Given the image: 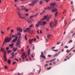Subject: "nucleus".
Instances as JSON below:
<instances>
[{
    "mask_svg": "<svg viewBox=\"0 0 75 75\" xmlns=\"http://www.w3.org/2000/svg\"><path fill=\"white\" fill-rule=\"evenodd\" d=\"M47 17H48V16H44V18L41 19L40 21H38V24H37L35 25V27H38V26L39 25H42V24H43V25H45L46 24V21H43V22H42V21L45 20L46 18H47Z\"/></svg>",
    "mask_w": 75,
    "mask_h": 75,
    "instance_id": "nucleus-1",
    "label": "nucleus"
},
{
    "mask_svg": "<svg viewBox=\"0 0 75 75\" xmlns=\"http://www.w3.org/2000/svg\"><path fill=\"white\" fill-rule=\"evenodd\" d=\"M5 48H2V47H1V51H3V52L4 53V60L5 61H7V58H6V51L4 50Z\"/></svg>",
    "mask_w": 75,
    "mask_h": 75,
    "instance_id": "nucleus-2",
    "label": "nucleus"
},
{
    "mask_svg": "<svg viewBox=\"0 0 75 75\" xmlns=\"http://www.w3.org/2000/svg\"><path fill=\"white\" fill-rule=\"evenodd\" d=\"M17 13L18 14V15L19 16V18H21L22 19H25V20H26L27 21H28V23H30V22L28 20H27L26 18H24V17H23L21 16H23L22 13H19L18 12H17Z\"/></svg>",
    "mask_w": 75,
    "mask_h": 75,
    "instance_id": "nucleus-3",
    "label": "nucleus"
},
{
    "mask_svg": "<svg viewBox=\"0 0 75 75\" xmlns=\"http://www.w3.org/2000/svg\"><path fill=\"white\" fill-rule=\"evenodd\" d=\"M57 22V20L56 21L55 20V21L54 22V24L53 25H52V22H51L50 23V26L51 27V28H55L56 27Z\"/></svg>",
    "mask_w": 75,
    "mask_h": 75,
    "instance_id": "nucleus-4",
    "label": "nucleus"
},
{
    "mask_svg": "<svg viewBox=\"0 0 75 75\" xmlns=\"http://www.w3.org/2000/svg\"><path fill=\"white\" fill-rule=\"evenodd\" d=\"M40 0H33L32 2V3H30L29 4V5L30 6H34V4H36L38 2V1H39Z\"/></svg>",
    "mask_w": 75,
    "mask_h": 75,
    "instance_id": "nucleus-5",
    "label": "nucleus"
},
{
    "mask_svg": "<svg viewBox=\"0 0 75 75\" xmlns=\"http://www.w3.org/2000/svg\"><path fill=\"white\" fill-rule=\"evenodd\" d=\"M12 39L11 37V36H10L9 38V37H6L5 38L4 40L5 42H9L11 41V40Z\"/></svg>",
    "mask_w": 75,
    "mask_h": 75,
    "instance_id": "nucleus-6",
    "label": "nucleus"
},
{
    "mask_svg": "<svg viewBox=\"0 0 75 75\" xmlns=\"http://www.w3.org/2000/svg\"><path fill=\"white\" fill-rule=\"evenodd\" d=\"M55 3H51L50 4L51 6L50 7H48L47 8L48 9H49V10H50V9H52V8H54V6L55 5Z\"/></svg>",
    "mask_w": 75,
    "mask_h": 75,
    "instance_id": "nucleus-7",
    "label": "nucleus"
},
{
    "mask_svg": "<svg viewBox=\"0 0 75 75\" xmlns=\"http://www.w3.org/2000/svg\"><path fill=\"white\" fill-rule=\"evenodd\" d=\"M21 42V41L20 40H19V38H18V39L16 42V46L18 47L19 46V45Z\"/></svg>",
    "mask_w": 75,
    "mask_h": 75,
    "instance_id": "nucleus-8",
    "label": "nucleus"
},
{
    "mask_svg": "<svg viewBox=\"0 0 75 75\" xmlns=\"http://www.w3.org/2000/svg\"><path fill=\"white\" fill-rule=\"evenodd\" d=\"M38 14L39 13H37V14H35V15H33V16H30V19L32 20V21H33V19L32 18L34 17H36L38 15Z\"/></svg>",
    "mask_w": 75,
    "mask_h": 75,
    "instance_id": "nucleus-9",
    "label": "nucleus"
},
{
    "mask_svg": "<svg viewBox=\"0 0 75 75\" xmlns=\"http://www.w3.org/2000/svg\"><path fill=\"white\" fill-rule=\"evenodd\" d=\"M35 41L36 40V39L35 38H33V39H32L31 40V39H29V42L30 44H32V42L33 41Z\"/></svg>",
    "mask_w": 75,
    "mask_h": 75,
    "instance_id": "nucleus-10",
    "label": "nucleus"
},
{
    "mask_svg": "<svg viewBox=\"0 0 75 75\" xmlns=\"http://www.w3.org/2000/svg\"><path fill=\"white\" fill-rule=\"evenodd\" d=\"M21 33L18 32L17 34V35H18V36H19L18 39H19V40H20V39L22 38L21 37Z\"/></svg>",
    "mask_w": 75,
    "mask_h": 75,
    "instance_id": "nucleus-11",
    "label": "nucleus"
},
{
    "mask_svg": "<svg viewBox=\"0 0 75 75\" xmlns=\"http://www.w3.org/2000/svg\"><path fill=\"white\" fill-rule=\"evenodd\" d=\"M41 54L40 55V57L41 58H44V59H45L46 58V57L45 56H44V54H43V52H41Z\"/></svg>",
    "mask_w": 75,
    "mask_h": 75,
    "instance_id": "nucleus-12",
    "label": "nucleus"
},
{
    "mask_svg": "<svg viewBox=\"0 0 75 75\" xmlns=\"http://www.w3.org/2000/svg\"><path fill=\"white\" fill-rule=\"evenodd\" d=\"M23 58V59H24V57H25V58H26V57H27V56L26 55H25V53L23 52V54L22 55V56Z\"/></svg>",
    "mask_w": 75,
    "mask_h": 75,
    "instance_id": "nucleus-13",
    "label": "nucleus"
},
{
    "mask_svg": "<svg viewBox=\"0 0 75 75\" xmlns=\"http://www.w3.org/2000/svg\"><path fill=\"white\" fill-rule=\"evenodd\" d=\"M30 31V28H26V30H24L23 32L25 33L26 32H29Z\"/></svg>",
    "mask_w": 75,
    "mask_h": 75,
    "instance_id": "nucleus-14",
    "label": "nucleus"
},
{
    "mask_svg": "<svg viewBox=\"0 0 75 75\" xmlns=\"http://www.w3.org/2000/svg\"><path fill=\"white\" fill-rule=\"evenodd\" d=\"M15 6L16 7V9H17V10H18L19 11H21L20 8H19V7H17L16 4L15 5Z\"/></svg>",
    "mask_w": 75,
    "mask_h": 75,
    "instance_id": "nucleus-15",
    "label": "nucleus"
},
{
    "mask_svg": "<svg viewBox=\"0 0 75 75\" xmlns=\"http://www.w3.org/2000/svg\"><path fill=\"white\" fill-rule=\"evenodd\" d=\"M18 38V37H16L15 38H14L13 40L12 41V42H15V41H16V40H17V38Z\"/></svg>",
    "mask_w": 75,
    "mask_h": 75,
    "instance_id": "nucleus-16",
    "label": "nucleus"
},
{
    "mask_svg": "<svg viewBox=\"0 0 75 75\" xmlns=\"http://www.w3.org/2000/svg\"><path fill=\"white\" fill-rule=\"evenodd\" d=\"M57 8H53L52 10V12H55L56 11H57Z\"/></svg>",
    "mask_w": 75,
    "mask_h": 75,
    "instance_id": "nucleus-17",
    "label": "nucleus"
},
{
    "mask_svg": "<svg viewBox=\"0 0 75 75\" xmlns=\"http://www.w3.org/2000/svg\"><path fill=\"white\" fill-rule=\"evenodd\" d=\"M17 31H21V32H22L23 30L21 28H17Z\"/></svg>",
    "mask_w": 75,
    "mask_h": 75,
    "instance_id": "nucleus-18",
    "label": "nucleus"
},
{
    "mask_svg": "<svg viewBox=\"0 0 75 75\" xmlns=\"http://www.w3.org/2000/svg\"><path fill=\"white\" fill-rule=\"evenodd\" d=\"M28 55H30V50H28Z\"/></svg>",
    "mask_w": 75,
    "mask_h": 75,
    "instance_id": "nucleus-19",
    "label": "nucleus"
},
{
    "mask_svg": "<svg viewBox=\"0 0 75 75\" xmlns=\"http://www.w3.org/2000/svg\"><path fill=\"white\" fill-rule=\"evenodd\" d=\"M14 44L13 43L11 44H10L9 45V46L11 47V48H12L13 47V45H14Z\"/></svg>",
    "mask_w": 75,
    "mask_h": 75,
    "instance_id": "nucleus-20",
    "label": "nucleus"
},
{
    "mask_svg": "<svg viewBox=\"0 0 75 75\" xmlns=\"http://www.w3.org/2000/svg\"><path fill=\"white\" fill-rule=\"evenodd\" d=\"M50 36H51V35H50V34H49V33H48V34H47V37L48 38H49Z\"/></svg>",
    "mask_w": 75,
    "mask_h": 75,
    "instance_id": "nucleus-21",
    "label": "nucleus"
},
{
    "mask_svg": "<svg viewBox=\"0 0 75 75\" xmlns=\"http://www.w3.org/2000/svg\"><path fill=\"white\" fill-rule=\"evenodd\" d=\"M58 11H57L55 14V17H56L57 16V14H58Z\"/></svg>",
    "mask_w": 75,
    "mask_h": 75,
    "instance_id": "nucleus-22",
    "label": "nucleus"
},
{
    "mask_svg": "<svg viewBox=\"0 0 75 75\" xmlns=\"http://www.w3.org/2000/svg\"><path fill=\"white\" fill-rule=\"evenodd\" d=\"M11 62V60L10 59H8V63L9 64H10Z\"/></svg>",
    "mask_w": 75,
    "mask_h": 75,
    "instance_id": "nucleus-23",
    "label": "nucleus"
},
{
    "mask_svg": "<svg viewBox=\"0 0 75 75\" xmlns=\"http://www.w3.org/2000/svg\"><path fill=\"white\" fill-rule=\"evenodd\" d=\"M14 52H12V58H13V57H14L15 55L14 54Z\"/></svg>",
    "mask_w": 75,
    "mask_h": 75,
    "instance_id": "nucleus-24",
    "label": "nucleus"
},
{
    "mask_svg": "<svg viewBox=\"0 0 75 75\" xmlns=\"http://www.w3.org/2000/svg\"><path fill=\"white\" fill-rule=\"evenodd\" d=\"M50 17H51L50 16H49L48 18H47V21H49V18H50Z\"/></svg>",
    "mask_w": 75,
    "mask_h": 75,
    "instance_id": "nucleus-25",
    "label": "nucleus"
},
{
    "mask_svg": "<svg viewBox=\"0 0 75 75\" xmlns=\"http://www.w3.org/2000/svg\"><path fill=\"white\" fill-rule=\"evenodd\" d=\"M27 34H26L25 36V40H27Z\"/></svg>",
    "mask_w": 75,
    "mask_h": 75,
    "instance_id": "nucleus-26",
    "label": "nucleus"
},
{
    "mask_svg": "<svg viewBox=\"0 0 75 75\" xmlns=\"http://www.w3.org/2000/svg\"><path fill=\"white\" fill-rule=\"evenodd\" d=\"M17 48H13V51H16L17 50Z\"/></svg>",
    "mask_w": 75,
    "mask_h": 75,
    "instance_id": "nucleus-27",
    "label": "nucleus"
},
{
    "mask_svg": "<svg viewBox=\"0 0 75 75\" xmlns=\"http://www.w3.org/2000/svg\"><path fill=\"white\" fill-rule=\"evenodd\" d=\"M40 4H42L43 3V1L42 0H41L39 2Z\"/></svg>",
    "mask_w": 75,
    "mask_h": 75,
    "instance_id": "nucleus-28",
    "label": "nucleus"
},
{
    "mask_svg": "<svg viewBox=\"0 0 75 75\" xmlns=\"http://www.w3.org/2000/svg\"><path fill=\"white\" fill-rule=\"evenodd\" d=\"M33 26V24H31V25H30V26H29V27H30V28H32Z\"/></svg>",
    "mask_w": 75,
    "mask_h": 75,
    "instance_id": "nucleus-29",
    "label": "nucleus"
},
{
    "mask_svg": "<svg viewBox=\"0 0 75 75\" xmlns=\"http://www.w3.org/2000/svg\"><path fill=\"white\" fill-rule=\"evenodd\" d=\"M72 42V40H70L69 42H68V43H71V42Z\"/></svg>",
    "mask_w": 75,
    "mask_h": 75,
    "instance_id": "nucleus-30",
    "label": "nucleus"
},
{
    "mask_svg": "<svg viewBox=\"0 0 75 75\" xmlns=\"http://www.w3.org/2000/svg\"><path fill=\"white\" fill-rule=\"evenodd\" d=\"M12 52V51H11L10 50H8V53L9 54L10 52Z\"/></svg>",
    "mask_w": 75,
    "mask_h": 75,
    "instance_id": "nucleus-31",
    "label": "nucleus"
},
{
    "mask_svg": "<svg viewBox=\"0 0 75 75\" xmlns=\"http://www.w3.org/2000/svg\"><path fill=\"white\" fill-rule=\"evenodd\" d=\"M60 52H59L58 53H57L55 55V56H56L57 55H58V54H60Z\"/></svg>",
    "mask_w": 75,
    "mask_h": 75,
    "instance_id": "nucleus-32",
    "label": "nucleus"
},
{
    "mask_svg": "<svg viewBox=\"0 0 75 75\" xmlns=\"http://www.w3.org/2000/svg\"><path fill=\"white\" fill-rule=\"evenodd\" d=\"M1 33L2 34H4V32L2 30L1 31Z\"/></svg>",
    "mask_w": 75,
    "mask_h": 75,
    "instance_id": "nucleus-33",
    "label": "nucleus"
},
{
    "mask_svg": "<svg viewBox=\"0 0 75 75\" xmlns=\"http://www.w3.org/2000/svg\"><path fill=\"white\" fill-rule=\"evenodd\" d=\"M70 51V50H67L66 51L67 52H69Z\"/></svg>",
    "mask_w": 75,
    "mask_h": 75,
    "instance_id": "nucleus-34",
    "label": "nucleus"
},
{
    "mask_svg": "<svg viewBox=\"0 0 75 75\" xmlns=\"http://www.w3.org/2000/svg\"><path fill=\"white\" fill-rule=\"evenodd\" d=\"M22 10H24V9H25V8H24V6H22Z\"/></svg>",
    "mask_w": 75,
    "mask_h": 75,
    "instance_id": "nucleus-35",
    "label": "nucleus"
},
{
    "mask_svg": "<svg viewBox=\"0 0 75 75\" xmlns=\"http://www.w3.org/2000/svg\"><path fill=\"white\" fill-rule=\"evenodd\" d=\"M25 11L26 12H28V9H25Z\"/></svg>",
    "mask_w": 75,
    "mask_h": 75,
    "instance_id": "nucleus-36",
    "label": "nucleus"
},
{
    "mask_svg": "<svg viewBox=\"0 0 75 75\" xmlns=\"http://www.w3.org/2000/svg\"><path fill=\"white\" fill-rule=\"evenodd\" d=\"M48 57H51L52 55H51L48 54Z\"/></svg>",
    "mask_w": 75,
    "mask_h": 75,
    "instance_id": "nucleus-37",
    "label": "nucleus"
},
{
    "mask_svg": "<svg viewBox=\"0 0 75 75\" xmlns=\"http://www.w3.org/2000/svg\"><path fill=\"white\" fill-rule=\"evenodd\" d=\"M51 67H49V68H47V70H49V69H50L51 68Z\"/></svg>",
    "mask_w": 75,
    "mask_h": 75,
    "instance_id": "nucleus-38",
    "label": "nucleus"
},
{
    "mask_svg": "<svg viewBox=\"0 0 75 75\" xmlns=\"http://www.w3.org/2000/svg\"><path fill=\"white\" fill-rule=\"evenodd\" d=\"M45 1H46V2L47 3L48 2V1H50V0H45Z\"/></svg>",
    "mask_w": 75,
    "mask_h": 75,
    "instance_id": "nucleus-39",
    "label": "nucleus"
},
{
    "mask_svg": "<svg viewBox=\"0 0 75 75\" xmlns=\"http://www.w3.org/2000/svg\"><path fill=\"white\" fill-rule=\"evenodd\" d=\"M5 69H7V65H5Z\"/></svg>",
    "mask_w": 75,
    "mask_h": 75,
    "instance_id": "nucleus-40",
    "label": "nucleus"
},
{
    "mask_svg": "<svg viewBox=\"0 0 75 75\" xmlns=\"http://www.w3.org/2000/svg\"><path fill=\"white\" fill-rule=\"evenodd\" d=\"M64 48H69V47H68V46H65Z\"/></svg>",
    "mask_w": 75,
    "mask_h": 75,
    "instance_id": "nucleus-41",
    "label": "nucleus"
},
{
    "mask_svg": "<svg viewBox=\"0 0 75 75\" xmlns=\"http://www.w3.org/2000/svg\"><path fill=\"white\" fill-rule=\"evenodd\" d=\"M9 47H6V50H7V52H8V49H9Z\"/></svg>",
    "mask_w": 75,
    "mask_h": 75,
    "instance_id": "nucleus-42",
    "label": "nucleus"
},
{
    "mask_svg": "<svg viewBox=\"0 0 75 75\" xmlns=\"http://www.w3.org/2000/svg\"><path fill=\"white\" fill-rule=\"evenodd\" d=\"M52 50L54 51H58V50Z\"/></svg>",
    "mask_w": 75,
    "mask_h": 75,
    "instance_id": "nucleus-43",
    "label": "nucleus"
},
{
    "mask_svg": "<svg viewBox=\"0 0 75 75\" xmlns=\"http://www.w3.org/2000/svg\"><path fill=\"white\" fill-rule=\"evenodd\" d=\"M37 33L38 34H40V33H39V30H38L37 31Z\"/></svg>",
    "mask_w": 75,
    "mask_h": 75,
    "instance_id": "nucleus-44",
    "label": "nucleus"
},
{
    "mask_svg": "<svg viewBox=\"0 0 75 75\" xmlns=\"http://www.w3.org/2000/svg\"><path fill=\"white\" fill-rule=\"evenodd\" d=\"M47 65H48V64H45V67H47Z\"/></svg>",
    "mask_w": 75,
    "mask_h": 75,
    "instance_id": "nucleus-45",
    "label": "nucleus"
},
{
    "mask_svg": "<svg viewBox=\"0 0 75 75\" xmlns=\"http://www.w3.org/2000/svg\"><path fill=\"white\" fill-rule=\"evenodd\" d=\"M35 48V46H33V47H32V49H33V50H34Z\"/></svg>",
    "mask_w": 75,
    "mask_h": 75,
    "instance_id": "nucleus-46",
    "label": "nucleus"
},
{
    "mask_svg": "<svg viewBox=\"0 0 75 75\" xmlns=\"http://www.w3.org/2000/svg\"><path fill=\"white\" fill-rule=\"evenodd\" d=\"M40 71H41V67H40V71L38 73V74H39V73H40Z\"/></svg>",
    "mask_w": 75,
    "mask_h": 75,
    "instance_id": "nucleus-47",
    "label": "nucleus"
},
{
    "mask_svg": "<svg viewBox=\"0 0 75 75\" xmlns=\"http://www.w3.org/2000/svg\"><path fill=\"white\" fill-rule=\"evenodd\" d=\"M14 1L15 2H16V3L17 1H19V0H14Z\"/></svg>",
    "mask_w": 75,
    "mask_h": 75,
    "instance_id": "nucleus-48",
    "label": "nucleus"
},
{
    "mask_svg": "<svg viewBox=\"0 0 75 75\" xmlns=\"http://www.w3.org/2000/svg\"><path fill=\"white\" fill-rule=\"evenodd\" d=\"M16 62H13V65H14V64H16Z\"/></svg>",
    "mask_w": 75,
    "mask_h": 75,
    "instance_id": "nucleus-49",
    "label": "nucleus"
},
{
    "mask_svg": "<svg viewBox=\"0 0 75 75\" xmlns=\"http://www.w3.org/2000/svg\"><path fill=\"white\" fill-rule=\"evenodd\" d=\"M25 15L26 16H28V13L25 14Z\"/></svg>",
    "mask_w": 75,
    "mask_h": 75,
    "instance_id": "nucleus-50",
    "label": "nucleus"
},
{
    "mask_svg": "<svg viewBox=\"0 0 75 75\" xmlns=\"http://www.w3.org/2000/svg\"><path fill=\"white\" fill-rule=\"evenodd\" d=\"M52 61H53V59H51V60H50V61H49L50 62H52Z\"/></svg>",
    "mask_w": 75,
    "mask_h": 75,
    "instance_id": "nucleus-51",
    "label": "nucleus"
},
{
    "mask_svg": "<svg viewBox=\"0 0 75 75\" xmlns=\"http://www.w3.org/2000/svg\"><path fill=\"white\" fill-rule=\"evenodd\" d=\"M36 37H37V38L38 39H39V37L38 36V35H37Z\"/></svg>",
    "mask_w": 75,
    "mask_h": 75,
    "instance_id": "nucleus-52",
    "label": "nucleus"
},
{
    "mask_svg": "<svg viewBox=\"0 0 75 75\" xmlns=\"http://www.w3.org/2000/svg\"><path fill=\"white\" fill-rule=\"evenodd\" d=\"M56 64V62H53V64Z\"/></svg>",
    "mask_w": 75,
    "mask_h": 75,
    "instance_id": "nucleus-53",
    "label": "nucleus"
},
{
    "mask_svg": "<svg viewBox=\"0 0 75 75\" xmlns=\"http://www.w3.org/2000/svg\"><path fill=\"white\" fill-rule=\"evenodd\" d=\"M56 58H55L54 59H53L52 61H55V60H56Z\"/></svg>",
    "mask_w": 75,
    "mask_h": 75,
    "instance_id": "nucleus-54",
    "label": "nucleus"
},
{
    "mask_svg": "<svg viewBox=\"0 0 75 75\" xmlns=\"http://www.w3.org/2000/svg\"><path fill=\"white\" fill-rule=\"evenodd\" d=\"M44 11L43 12H42V13H40V14L41 15V14H43V13H44Z\"/></svg>",
    "mask_w": 75,
    "mask_h": 75,
    "instance_id": "nucleus-55",
    "label": "nucleus"
},
{
    "mask_svg": "<svg viewBox=\"0 0 75 75\" xmlns=\"http://www.w3.org/2000/svg\"><path fill=\"white\" fill-rule=\"evenodd\" d=\"M74 47L73 46V47H72V48H71L70 50V51H71V50H72V49H73V48H74Z\"/></svg>",
    "mask_w": 75,
    "mask_h": 75,
    "instance_id": "nucleus-56",
    "label": "nucleus"
},
{
    "mask_svg": "<svg viewBox=\"0 0 75 75\" xmlns=\"http://www.w3.org/2000/svg\"><path fill=\"white\" fill-rule=\"evenodd\" d=\"M21 51H22V52L24 51V49H22H22H21Z\"/></svg>",
    "mask_w": 75,
    "mask_h": 75,
    "instance_id": "nucleus-57",
    "label": "nucleus"
},
{
    "mask_svg": "<svg viewBox=\"0 0 75 75\" xmlns=\"http://www.w3.org/2000/svg\"><path fill=\"white\" fill-rule=\"evenodd\" d=\"M73 3V1H71V2H70V4H72Z\"/></svg>",
    "mask_w": 75,
    "mask_h": 75,
    "instance_id": "nucleus-58",
    "label": "nucleus"
},
{
    "mask_svg": "<svg viewBox=\"0 0 75 75\" xmlns=\"http://www.w3.org/2000/svg\"><path fill=\"white\" fill-rule=\"evenodd\" d=\"M64 23L65 24V25H66V24H67V23H66V20H64Z\"/></svg>",
    "mask_w": 75,
    "mask_h": 75,
    "instance_id": "nucleus-59",
    "label": "nucleus"
},
{
    "mask_svg": "<svg viewBox=\"0 0 75 75\" xmlns=\"http://www.w3.org/2000/svg\"><path fill=\"white\" fill-rule=\"evenodd\" d=\"M15 59H16V61H18V59H17V58H15Z\"/></svg>",
    "mask_w": 75,
    "mask_h": 75,
    "instance_id": "nucleus-60",
    "label": "nucleus"
},
{
    "mask_svg": "<svg viewBox=\"0 0 75 75\" xmlns=\"http://www.w3.org/2000/svg\"><path fill=\"white\" fill-rule=\"evenodd\" d=\"M40 33H42V31L41 30H40Z\"/></svg>",
    "mask_w": 75,
    "mask_h": 75,
    "instance_id": "nucleus-61",
    "label": "nucleus"
},
{
    "mask_svg": "<svg viewBox=\"0 0 75 75\" xmlns=\"http://www.w3.org/2000/svg\"><path fill=\"white\" fill-rule=\"evenodd\" d=\"M71 56H70V57H69L68 58H67V59H70V58L71 57Z\"/></svg>",
    "mask_w": 75,
    "mask_h": 75,
    "instance_id": "nucleus-62",
    "label": "nucleus"
},
{
    "mask_svg": "<svg viewBox=\"0 0 75 75\" xmlns=\"http://www.w3.org/2000/svg\"><path fill=\"white\" fill-rule=\"evenodd\" d=\"M30 74H34V73H33V72H31Z\"/></svg>",
    "mask_w": 75,
    "mask_h": 75,
    "instance_id": "nucleus-63",
    "label": "nucleus"
},
{
    "mask_svg": "<svg viewBox=\"0 0 75 75\" xmlns=\"http://www.w3.org/2000/svg\"><path fill=\"white\" fill-rule=\"evenodd\" d=\"M75 35V33H74V34H73L72 35V36H73L74 35Z\"/></svg>",
    "mask_w": 75,
    "mask_h": 75,
    "instance_id": "nucleus-64",
    "label": "nucleus"
}]
</instances>
